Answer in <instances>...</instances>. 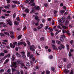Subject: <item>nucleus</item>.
I'll use <instances>...</instances> for the list:
<instances>
[{
  "instance_id": "obj_1",
  "label": "nucleus",
  "mask_w": 74,
  "mask_h": 74,
  "mask_svg": "<svg viewBox=\"0 0 74 74\" xmlns=\"http://www.w3.org/2000/svg\"><path fill=\"white\" fill-rule=\"evenodd\" d=\"M36 48L35 47L34 45H32L29 46V49L31 50L32 52H34L35 51V49Z\"/></svg>"
},
{
  "instance_id": "obj_2",
  "label": "nucleus",
  "mask_w": 74,
  "mask_h": 74,
  "mask_svg": "<svg viewBox=\"0 0 74 74\" xmlns=\"http://www.w3.org/2000/svg\"><path fill=\"white\" fill-rule=\"evenodd\" d=\"M7 25H5V23L3 22L0 23V28L2 27H7Z\"/></svg>"
},
{
  "instance_id": "obj_3",
  "label": "nucleus",
  "mask_w": 74,
  "mask_h": 74,
  "mask_svg": "<svg viewBox=\"0 0 74 74\" xmlns=\"http://www.w3.org/2000/svg\"><path fill=\"white\" fill-rule=\"evenodd\" d=\"M17 44V42H15L13 43V44L12 45V44L10 43V46L11 48H14L15 47V45Z\"/></svg>"
},
{
  "instance_id": "obj_4",
  "label": "nucleus",
  "mask_w": 74,
  "mask_h": 74,
  "mask_svg": "<svg viewBox=\"0 0 74 74\" xmlns=\"http://www.w3.org/2000/svg\"><path fill=\"white\" fill-rule=\"evenodd\" d=\"M66 37L64 35H62L61 36V38H60V40L61 41L63 42L64 41V38Z\"/></svg>"
},
{
  "instance_id": "obj_5",
  "label": "nucleus",
  "mask_w": 74,
  "mask_h": 74,
  "mask_svg": "<svg viewBox=\"0 0 74 74\" xmlns=\"http://www.w3.org/2000/svg\"><path fill=\"white\" fill-rule=\"evenodd\" d=\"M22 44H23L25 47L26 45V44L25 43H24L23 42H18V46H19V45H22Z\"/></svg>"
},
{
  "instance_id": "obj_6",
  "label": "nucleus",
  "mask_w": 74,
  "mask_h": 74,
  "mask_svg": "<svg viewBox=\"0 0 74 74\" xmlns=\"http://www.w3.org/2000/svg\"><path fill=\"white\" fill-rule=\"evenodd\" d=\"M16 62H14L12 65V67H13L15 68H16L17 66L16 65Z\"/></svg>"
},
{
  "instance_id": "obj_7",
  "label": "nucleus",
  "mask_w": 74,
  "mask_h": 74,
  "mask_svg": "<svg viewBox=\"0 0 74 74\" xmlns=\"http://www.w3.org/2000/svg\"><path fill=\"white\" fill-rule=\"evenodd\" d=\"M60 25L62 26L63 29H68V27L63 26V24H59V26H60Z\"/></svg>"
},
{
  "instance_id": "obj_8",
  "label": "nucleus",
  "mask_w": 74,
  "mask_h": 74,
  "mask_svg": "<svg viewBox=\"0 0 74 74\" xmlns=\"http://www.w3.org/2000/svg\"><path fill=\"white\" fill-rule=\"evenodd\" d=\"M53 49H55L56 50H57V49H58V48H56V46H55V45L53 44H52L51 45Z\"/></svg>"
},
{
  "instance_id": "obj_9",
  "label": "nucleus",
  "mask_w": 74,
  "mask_h": 74,
  "mask_svg": "<svg viewBox=\"0 0 74 74\" xmlns=\"http://www.w3.org/2000/svg\"><path fill=\"white\" fill-rule=\"evenodd\" d=\"M58 21L59 23H63L64 22V19L62 18L59 20Z\"/></svg>"
},
{
  "instance_id": "obj_10",
  "label": "nucleus",
  "mask_w": 74,
  "mask_h": 74,
  "mask_svg": "<svg viewBox=\"0 0 74 74\" xmlns=\"http://www.w3.org/2000/svg\"><path fill=\"white\" fill-rule=\"evenodd\" d=\"M21 53L23 54L22 56L23 58H26V56L25 55V52L23 51H22L21 52Z\"/></svg>"
},
{
  "instance_id": "obj_11",
  "label": "nucleus",
  "mask_w": 74,
  "mask_h": 74,
  "mask_svg": "<svg viewBox=\"0 0 74 74\" xmlns=\"http://www.w3.org/2000/svg\"><path fill=\"white\" fill-rule=\"evenodd\" d=\"M35 18L36 20L37 21V22H39V21H40V19L38 18H39L38 16H35Z\"/></svg>"
},
{
  "instance_id": "obj_12",
  "label": "nucleus",
  "mask_w": 74,
  "mask_h": 74,
  "mask_svg": "<svg viewBox=\"0 0 74 74\" xmlns=\"http://www.w3.org/2000/svg\"><path fill=\"white\" fill-rule=\"evenodd\" d=\"M12 2L14 4H20V2L19 1H13Z\"/></svg>"
},
{
  "instance_id": "obj_13",
  "label": "nucleus",
  "mask_w": 74,
  "mask_h": 74,
  "mask_svg": "<svg viewBox=\"0 0 74 74\" xmlns=\"http://www.w3.org/2000/svg\"><path fill=\"white\" fill-rule=\"evenodd\" d=\"M34 8H35L36 10H39L40 9V8L38 6H35L34 7Z\"/></svg>"
},
{
  "instance_id": "obj_14",
  "label": "nucleus",
  "mask_w": 74,
  "mask_h": 74,
  "mask_svg": "<svg viewBox=\"0 0 74 74\" xmlns=\"http://www.w3.org/2000/svg\"><path fill=\"white\" fill-rule=\"evenodd\" d=\"M64 71L66 74H67V73H69V72L70 71H69V70L67 69H64Z\"/></svg>"
},
{
  "instance_id": "obj_15",
  "label": "nucleus",
  "mask_w": 74,
  "mask_h": 74,
  "mask_svg": "<svg viewBox=\"0 0 74 74\" xmlns=\"http://www.w3.org/2000/svg\"><path fill=\"white\" fill-rule=\"evenodd\" d=\"M10 7V5H7V6H5L4 7V8H8V9H9V8Z\"/></svg>"
},
{
  "instance_id": "obj_16",
  "label": "nucleus",
  "mask_w": 74,
  "mask_h": 74,
  "mask_svg": "<svg viewBox=\"0 0 74 74\" xmlns=\"http://www.w3.org/2000/svg\"><path fill=\"white\" fill-rule=\"evenodd\" d=\"M14 24L15 25L18 26V25H19V22L16 21H14Z\"/></svg>"
},
{
  "instance_id": "obj_17",
  "label": "nucleus",
  "mask_w": 74,
  "mask_h": 74,
  "mask_svg": "<svg viewBox=\"0 0 74 74\" xmlns=\"http://www.w3.org/2000/svg\"><path fill=\"white\" fill-rule=\"evenodd\" d=\"M66 33L68 36H70L71 35L70 33V31L69 30H68L66 32Z\"/></svg>"
},
{
  "instance_id": "obj_18",
  "label": "nucleus",
  "mask_w": 74,
  "mask_h": 74,
  "mask_svg": "<svg viewBox=\"0 0 74 74\" xmlns=\"http://www.w3.org/2000/svg\"><path fill=\"white\" fill-rule=\"evenodd\" d=\"M17 63H18V64H21V63H22V61H21V60H18L17 61Z\"/></svg>"
},
{
  "instance_id": "obj_19",
  "label": "nucleus",
  "mask_w": 74,
  "mask_h": 74,
  "mask_svg": "<svg viewBox=\"0 0 74 74\" xmlns=\"http://www.w3.org/2000/svg\"><path fill=\"white\" fill-rule=\"evenodd\" d=\"M16 55L18 57H21V55L19 54V53L18 52H16Z\"/></svg>"
},
{
  "instance_id": "obj_20",
  "label": "nucleus",
  "mask_w": 74,
  "mask_h": 74,
  "mask_svg": "<svg viewBox=\"0 0 74 74\" xmlns=\"http://www.w3.org/2000/svg\"><path fill=\"white\" fill-rule=\"evenodd\" d=\"M15 55H13L12 56V61H14V60H15Z\"/></svg>"
},
{
  "instance_id": "obj_21",
  "label": "nucleus",
  "mask_w": 74,
  "mask_h": 74,
  "mask_svg": "<svg viewBox=\"0 0 74 74\" xmlns=\"http://www.w3.org/2000/svg\"><path fill=\"white\" fill-rule=\"evenodd\" d=\"M12 21H10L8 23V24L10 26H12Z\"/></svg>"
},
{
  "instance_id": "obj_22",
  "label": "nucleus",
  "mask_w": 74,
  "mask_h": 74,
  "mask_svg": "<svg viewBox=\"0 0 74 74\" xmlns=\"http://www.w3.org/2000/svg\"><path fill=\"white\" fill-rule=\"evenodd\" d=\"M10 60L9 59H8L5 61V64H6V63H7L8 62H9Z\"/></svg>"
},
{
  "instance_id": "obj_23",
  "label": "nucleus",
  "mask_w": 74,
  "mask_h": 74,
  "mask_svg": "<svg viewBox=\"0 0 74 74\" xmlns=\"http://www.w3.org/2000/svg\"><path fill=\"white\" fill-rule=\"evenodd\" d=\"M25 11L26 12H27V13H29V10L28 9H26L25 10Z\"/></svg>"
},
{
  "instance_id": "obj_24",
  "label": "nucleus",
  "mask_w": 74,
  "mask_h": 74,
  "mask_svg": "<svg viewBox=\"0 0 74 74\" xmlns=\"http://www.w3.org/2000/svg\"><path fill=\"white\" fill-rule=\"evenodd\" d=\"M4 55V53H0V56H3Z\"/></svg>"
},
{
  "instance_id": "obj_25",
  "label": "nucleus",
  "mask_w": 74,
  "mask_h": 74,
  "mask_svg": "<svg viewBox=\"0 0 74 74\" xmlns=\"http://www.w3.org/2000/svg\"><path fill=\"white\" fill-rule=\"evenodd\" d=\"M69 56H73V54L71 53L70 51L69 52Z\"/></svg>"
},
{
  "instance_id": "obj_26",
  "label": "nucleus",
  "mask_w": 74,
  "mask_h": 74,
  "mask_svg": "<svg viewBox=\"0 0 74 74\" xmlns=\"http://www.w3.org/2000/svg\"><path fill=\"white\" fill-rule=\"evenodd\" d=\"M4 34H6V35H7V36H8V35H10V34L8 32H4Z\"/></svg>"
},
{
  "instance_id": "obj_27",
  "label": "nucleus",
  "mask_w": 74,
  "mask_h": 74,
  "mask_svg": "<svg viewBox=\"0 0 74 74\" xmlns=\"http://www.w3.org/2000/svg\"><path fill=\"white\" fill-rule=\"evenodd\" d=\"M65 10H62L60 11V12L61 14H64V13L65 12Z\"/></svg>"
},
{
  "instance_id": "obj_28",
  "label": "nucleus",
  "mask_w": 74,
  "mask_h": 74,
  "mask_svg": "<svg viewBox=\"0 0 74 74\" xmlns=\"http://www.w3.org/2000/svg\"><path fill=\"white\" fill-rule=\"evenodd\" d=\"M1 36H3V37H5V35H4L3 33H1L0 34Z\"/></svg>"
},
{
  "instance_id": "obj_29",
  "label": "nucleus",
  "mask_w": 74,
  "mask_h": 74,
  "mask_svg": "<svg viewBox=\"0 0 74 74\" xmlns=\"http://www.w3.org/2000/svg\"><path fill=\"white\" fill-rule=\"evenodd\" d=\"M22 37V35H20L19 36H18V40H19L20 38H21Z\"/></svg>"
},
{
  "instance_id": "obj_30",
  "label": "nucleus",
  "mask_w": 74,
  "mask_h": 74,
  "mask_svg": "<svg viewBox=\"0 0 74 74\" xmlns=\"http://www.w3.org/2000/svg\"><path fill=\"white\" fill-rule=\"evenodd\" d=\"M51 70L52 71H55V69L53 67H51Z\"/></svg>"
},
{
  "instance_id": "obj_31",
  "label": "nucleus",
  "mask_w": 74,
  "mask_h": 74,
  "mask_svg": "<svg viewBox=\"0 0 74 74\" xmlns=\"http://www.w3.org/2000/svg\"><path fill=\"white\" fill-rule=\"evenodd\" d=\"M68 24H69V21H68V20H67L65 23V25H68Z\"/></svg>"
},
{
  "instance_id": "obj_32",
  "label": "nucleus",
  "mask_w": 74,
  "mask_h": 74,
  "mask_svg": "<svg viewBox=\"0 0 74 74\" xmlns=\"http://www.w3.org/2000/svg\"><path fill=\"white\" fill-rule=\"evenodd\" d=\"M29 1H30V3H29V4H32V3L34 2V0H29Z\"/></svg>"
},
{
  "instance_id": "obj_33",
  "label": "nucleus",
  "mask_w": 74,
  "mask_h": 74,
  "mask_svg": "<svg viewBox=\"0 0 74 74\" xmlns=\"http://www.w3.org/2000/svg\"><path fill=\"white\" fill-rule=\"evenodd\" d=\"M16 20L17 21H20V18L18 17H17L16 18Z\"/></svg>"
},
{
  "instance_id": "obj_34",
  "label": "nucleus",
  "mask_w": 74,
  "mask_h": 74,
  "mask_svg": "<svg viewBox=\"0 0 74 74\" xmlns=\"http://www.w3.org/2000/svg\"><path fill=\"white\" fill-rule=\"evenodd\" d=\"M7 57H8V58H10V54H8L6 56H5L4 58H7Z\"/></svg>"
},
{
  "instance_id": "obj_35",
  "label": "nucleus",
  "mask_w": 74,
  "mask_h": 74,
  "mask_svg": "<svg viewBox=\"0 0 74 74\" xmlns=\"http://www.w3.org/2000/svg\"><path fill=\"white\" fill-rule=\"evenodd\" d=\"M66 47L67 50H69L70 48H69V45H66Z\"/></svg>"
},
{
  "instance_id": "obj_36",
  "label": "nucleus",
  "mask_w": 74,
  "mask_h": 74,
  "mask_svg": "<svg viewBox=\"0 0 74 74\" xmlns=\"http://www.w3.org/2000/svg\"><path fill=\"white\" fill-rule=\"evenodd\" d=\"M30 66V64L28 62L27 64V66H28V67H29Z\"/></svg>"
},
{
  "instance_id": "obj_37",
  "label": "nucleus",
  "mask_w": 74,
  "mask_h": 74,
  "mask_svg": "<svg viewBox=\"0 0 74 74\" xmlns=\"http://www.w3.org/2000/svg\"><path fill=\"white\" fill-rule=\"evenodd\" d=\"M46 73L47 74H49V73H50V72H49V71L47 70L46 71Z\"/></svg>"
},
{
  "instance_id": "obj_38",
  "label": "nucleus",
  "mask_w": 74,
  "mask_h": 74,
  "mask_svg": "<svg viewBox=\"0 0 74 74\" xmlns=\"http://www.w3.org/2000/svg\"><path fill=\"white\" fill-rule=\"evenodd\" d=\"M62 60L63 62H66V61H67V60H66V58H63L62 59Z\"/></svg>"
},
{
  "instance_id": "obj_39",
  "label": "nucleus",
  "mask_w": 74,
  "mask_h": 74,
  "mask_svg": "<svg viewBox=\"0 0 74 74\" xmlns=\"http://www.w3.org/2000/svg\"><path fill=\"white\" fill-rule=\"evenodd\" d=\"M44 5L45 7H48V4L47 3H45L44 4Z\"/></svg>"
},
{
  "instance_id": "obj_40",
  "label": "nucleus",
  "mask_w": 74,
  "mask_h": 74,
  "mask_svg": "<svg viewBox=\"0 0 74 74\" xmlns=\"http://www.w3.org/2000/svg\"><path fill=\"white\" fill-rule=\"evenodd\" d=\"M16 16V13H14L13 15V17L14 18H15Z\"/></svg>"
},
{
  "instance_id": "obj_41",
  "label": "nucleus",
  "mask_w": 74,
  "mask_h": 74,
  "mask_svg": "<svg viewBox=\"0 0 74 74\" xmlns=\"http://www.w3.org/2000/svg\"><path fill=\"white\" fill-rule=\"evenodd\" d=\"M27 42L28 45H30V42H29V41L27 40Z\"/></svg>"
},
{
  "instance_id": "obj_42",
  "label": "nucleus",
  "mask_w": 74,
  "mask_h": 74,
  "mask_svg": "<svg viewBox=\"0 0 74 74\" xmlns=\"http://www.w3.org/2000/svg\"><path fill=\"white\" fill-rule=\"evenodd\" d=\"M10 37H11L12 38H14V35H11Z\"/></svg>"
},
{
  "instance_id": "obj_43",
  "label": "nucleus",
  "mask_w": 74,
  "mask_h": 74,
  "mask_svg": "<svg viewBox=\"0 0 74 74\" xmlns=\"http://www.w3.org/2000/svg\"><path fill=\"white\" fill-rule=\"evenodd\" d=\"M58 11L57 10H54V14H56V13H58Z\"/></svg>"
},
{
  "instance_id": "obj_44",
  "label": "nucleus",
  "mask_w": 74,
  "mask_h": 74,
  "mask_svg": "<svg viewBox=\"0 0 74 74\" xmlns=\"http://www.w3.org/2000/svg\"><path fill=\"white\" fill-rule=\"evenodd\" d=\"M67 67L68 69H70L71 67V66L70 65H69L67 66Z\"/></svg>"
},
{
  "instance_id": "obj_45",
  "label": "nucleus",
  "mask_w": 74,
  "mask_h": 74,
  "mask_svg": "<svg viewBox=\"0 0 74 74\" xmlns=\"http://www.w3.org/2000/svg\"><path fill=\"white\" fill-rule=\"evenodd\" d=\"M12 70L13 72L15 71H16V70L14 68H12Z\"/></svg>"
},
{
  "instance_id": "obj_46",
  "label": "nucleus",
  "mask_w": 74,
  "mask_h": 74,
  "mask_svg": "<svg viewBox=\"0 0 74 74\" xmlns=\"http://www.w3.org/2000/svg\"><path fill=\"white\" fill-rule=\"evenodd\" d=\"M7 1V3L8 4H9V3H10V2H11V1H10V0H6Z\"/></svg>"
},
{
  "instance_id": "obj_47",
  "label": "nucleus",
  "mask_w": 74,
  "mask_h": 74,
  "mask_svg": "<svg viewBox=\"0 0 74 74\" xmlns=\"http://www.w3.org/2000/svg\"><path fill=\"white\" fill-rule=\"evenodd\" d=\"M4 69H1L0 71V73H3V72H4Z\"/></svg>"
},
{
  "instance_id": "obj_48",
  "label": "nucleus",
  "mask_w": 74,
  "mask_h": 74,
  "mask_svg": "<svg viewBox=\"0 0 74 74\" xmlns=\"http://www.w3.org/2000/svg\"><path fill=\"white\" fill-rule=\"evenodd\" d=\"M29 57L30 59H32V58H33V56L32 55H29Z\"/></svg>"
},
{
  "instance_id": "obj_49",
  "label": "nucleus",
  "mask_w": 74,
  "mask_h": 74,
  "mask_svg": "<svg viewBox=\"0 0 74 74\" xmlns=\"http://www.w3.org/2000/svg\"><path fill=\"white\" fill-rule=\"evenodd\" d=\"M69 74H73V71L72 70L71 71V72Z\"/></svg>"
},
{
  "instance_id": "obj_50",
  "label": "nucleus",
  "mask_w": 74,
  "mask_h": 74,
  "mask_svg": "<svg viewBox=\"0 0 74 74\" xmlns=\"http://www.w3.org/2000/svg\"><path fill=\"white\" fill-rule=\"evenodd\" d=\"M60 45L62 48H64V45Z\"/></svg>"
},
{
  "instance_id": "obj_51",
  "label": "nucleus",
  "mask_w": 74,
  "mask_h": 74,
  "mask_svg": "<svg viewBox=\"0 0 74 74\" xmlns=\"http://www.w3.org/2000/svg\"><path fill=\"white\" fill-rule=\"evenodd\" d=\"M49 59H52V58H53V56H49Z\"/></svg>"
},
{
  "instance_id": "obj_52",
  "label": "nucleus",
  "mask_w": 74,
  "mask_h": 74,
  "mask_svg": "<svg viewBox=\"0 0 74 74\" xmlns=\"http://www.w3.org/2000/svg\"><path fill=\"white\" fill-rule=\"evenodd\" d=\"M66 32L67 31H66L65 30H62V32L64 34L65 33V32L66 33Z\"/></svg>"
},
{
  "instance_id": "obj_53",
  "label": "nucleus",
  "mask_w": 74,
  "mask_h": 74,
  "mask_svg": "<svg viewBox=\"0 0 74 74\" xmlns=\"http://www.w3.org/2000/svg\"><path fill=\"white\" fill-rule=\"evenodd\" d=\"M56 42L57 44H60V42L59 41H57Z\"/></svg>"
},
{
  "instance_id": "obj_54",
  "label": "nucleus",
  "mask_w": 74,
  "mask_h": 74,
  "mask_svg": "<svg viewBox=\"0 0 74 74\" xmlns=\"http://www.w3.org/2000/svg\"><path fill=\"white\" fill-rule=\"evenodd\" d=\"M37 28L38 29H41L42 27L40 26H38L37 27Z\"/></svg>"
},
{
  "instance_id": "obj_55",
  "label": "nucleus",
  "mask_w": 74,
  "mask_h": 74,
  "mask_svg": "<svg viewBox=\"0 0 74 74\" xmlns=\"http://www.w3.org/2000/svg\"><path fill=\"white\" fill-rule=\"evenodd\" d=\"M52 42L53 44H55V41L54 40H52Z\"/></svg>"
},
{
  "instance_id": "obj_56",
  "label": "nucleus",
  "mask_w": 74,
  "mask_h": 74,
  "mask_svg": "<svg viewBox=\"0 0 74 74\" xmlns=\"http://www.w3.org/2000/svg\"><path fill=\"white\" fill-rule=\"evenodd\" d=\"M68 13H69V12H66L64 13V15H67V14H68Z\"/></svg>"
},
{
  "instance_id": "obj_57",
  "label": "nucleus",
  "mask_w": 74,
  "mask_h": 74,
  "mask_svg": "<svg viewBox=\"0 0 74 74\" xmlns=\"http://www.w3.org/2000/svg\"><path fill=\"white\" fill-rule=\"evenodd\" d=\"M2 41L3 42H8V40H2Z\"/></svg>"
},
{
  "instance_id": "obj_58",
  "label": "nucleus",
  "mask_w": 74,
  "mask_h": 74,
  "mask_svg": "<svg viewBox=\"0 0 74 74\" xmlns=\"http://www.w3.org/2000/svg\"><path fill=\"white\" fill-rule=\"evenodd\" d=\"M11 72V69H9L8 70V73H10V72Z\"/></svg>"
},
{
  "instance_id": "obj_59",
  "label": "nucleus",
  "mask_w": 74,
  "mask_h": 74,
  "mask_svg": "<svg viewBox=\"0 0 74 74\" xmlns=\"http://www.w3.org/2000/svg\"><path fill=\"white\" fill-rule=\"evenodd\" d=\"M26 30V27H24V28H23V30Z\"/></svg>"
},
{
  "instance_id": "obj_60",
  "label": "nucleus",
  "mask_w": 74,
  "mask_h": 74,
  "mask_svg": "<svg viewBox=\"0 0 74 74\" xmlns=\"http://www.w3.org/2000/svg\"><path fill=\"white\" fill-rule=\"evenodd\" d=\"M47 20L48 21H51V18H49L47 19Z\"/></svg>"
},
{
  "instance_id": "obj_61",
  "label": "nucleus",
  "mask_w": 74,
  "mask_h": 74,
  "mask_svg": "<svg viewBox=\"0 0 74 74\" xmlns=\"http://www.w3.org/2000/svg\"><path fill=\"white\" fill-rule=\"evenodd\" d=\"M58 48L59 49H60V50H61L62 49V47L60 46H59Z\"/></svg>"
},
{
  "instance_id": "obj_62",
  "label": "nucleus",
  "mask_w": 74,
  "mask_h": 74,
  "mask_svg": "<svg viewBox=\"0 0 74 74\" xmlns=\"http://www.w3.org/2000/svg\"><path fill=\"white\" fill-rule=\"evenodd\" d=\"M32 60L33 61H34V60H35V58H34V57H32Z\"/></svg>"
},
{
  "instance_id": "obj_63",
  "label": "nucleus",
  "mask_w": 74,
  "mask_h": 74,
  "mask_svg": "<svg viewBox=\"0 0 74 74\" xmlns=\"http://www.w3.org/2000/svg\"><path fill=\"white\" fill-rule=\"evenodd\" d=\"M40 39L41 40H44V38L42 37L40 38Z\"/></svg>"
},
{
  "instance_id": "obj_64",
  "label": "nucleus",
  "mask_w": 74,
  "mask_h": 74,
  "mask_svg": "<svg viewBox=\"0 0 74 74\" xmlns=\"http://www.w3.org/2000/svg\"><path fill=\"white\" fill-rule=\"evenodd\" d=\"M10 34H14V32L11 31L10 32Z\"/></svg>"
}]
</instances>
